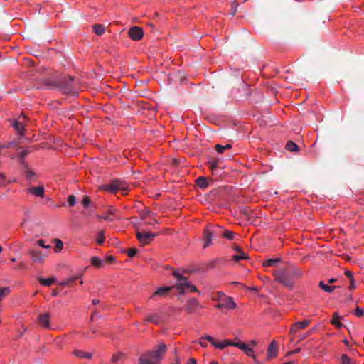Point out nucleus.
Returning <instances> with one entry per match:
<instances>
[{"label": "nucleus", "instance_id": "nucleus-7", "mask_svg": "<svg viewBox=\"0 0 364 364\" xmlns=\"http://www.w3.org/2000/svg\"><path fill=\"white\" fill-rule=\"evenodd\" d=\"M201 308L198 299L195 298L188 299L184 306V309L188 313H193Z\"/></svg>", "mask_w": 364, "mask_h": 364}, {"label": "nucleus", "instance_id": "nucleus-50", "mask_svg": "<svg viewBox=\"0 0 364 364\" xmlns=\"http://www.w3.org/2000/svg\"><path fill=\"white\" fill-rule=\"evenodd\" d=\"M187 364H196V360L194 358H190Z\"/></svg>", "mask_w": 364, "mask_h": 364}, {"label": "nucleus", "instance_id": "nucleus-55", "mask_svg": "<svg viewBox=\"0 0 364 364\" xmlns=\"http://www.w3.org/2000/svg\"><path fill=\"white\" fill-rule=\"evenodd\" d=\"M313 332V329L310 330L307 333L306 336H309Z\"/></svg>", "mask_w": 364, "mask_h": 364}, {"label": "nucleus", "instance_id": "nucleus-42", "mask_svg": "<svg viewBox=\"0 0 364 364\" xmlns=\"http://www.w3.org/2000/svg\"><path fill=\"white\" fill-rule=\"evenodd\" d=\"M199 344L205 348L208 346V341L205 338V337L201 338L199 341Z\"/></svg>", "mask_w": 364, "mask_h": 364}, {"label": "nucleus", "instance_id": "nucleus-4", "mask_svg": "<svg viewBox=\"0 0 364 364\" xmlns=\"http://www.w3.org/2000/svg\"><path fill=\"white\" fill-rule=\"evenodd\" d=\"M173 275L176 279V284L173 286L180 294H183L186 291L188 281L179 272L174 271Z\"/></svg>", "mask_w": 364, "mask_h": 364}, {"label": "nucleus", "instance_id": "nucleus-64", "mask_svg": "<svg viewBox=\"0 0 364 364\" xmlns=\"http://www.w3.org/2000/svg\"><path fill=\"white\" fill-rule=\"evenodd\" d=\"M176 364H178V363Z\"/></svg>", "mask_w": 364, "mask_h": 364}, {"label": "nucleus", "instance_id": "nucleus-46", "mask_svg": "<svg viewBox=\"0 0 364 364\" xmlns=\"http://www.w3.org/2000/svg\"><path fill=\"white\" fill-rule=\"evenodd\" d=\"M82 205H83L85 207L88 206V205H89V204H90V199H89V198H88V197H87V196H85V197L83 198V200H82Z\"/></svg>", "mask_w": 364, "mask_h": 364}, {"label": "nucleus", "instance_id": "nucleus-17", "mask_svg": "<svg viewBox=\"0 0 364 364\" xmlns=\"http://www.w3.org/2000/svg\"><path fill=\"white\" fill-rule=\"evenodd\" d=\"M117 210L114 208H109L107 210V213H105L101 218L106 220H114L115 218Z\"/></svg>", "mask_w": 364, "mask_h": 364}, {"label": "nucleus", "instance_id": "nucleus-38", "mask_svg": "<svg viewBox=\"0 0 364 364\" xmlns=\"http://www.w3.org/2000/svg\"><path fill=\"white\" fill-rule=\"evenodd\" d=\"M355 315L358 317H361L364 315V310L357 306L355 311Z\"/></svg>", "mask_w": 364, "mask_h": 364}, {"label": "nucleus", "instance_id": "nucleus-39", "mask_svg": "<svg viewBox=\"0 0 364 364\" xmlns=\"http://www.w3.org/2000/svg\"><path fill=\"white\" fill-rule=\"evenodd\" d=\"M36 243L38 244V246L43 247V248H46V249H49L50 248V246L48 245H46L45 242H44V240H38Z\"/></svg>", "mask_w": 364, "mask_h": 364}, {"label": "nucleus", "instance_id": "nucleus-59", "mask_svg": "<svg viewBox=\"0 0 364 364\" xmlns=\"http://www.w3.org/2000/svg\"><path fill=\"white\" fill-rule=\"evenodd\" d=\"M234 6H235V7H237V4L235 2H233V4H232V6L233 7Z\"/></svg>", "mask_w": 364, "mask_h": 364}, {"label": "nucleus", "instance_id": "nucleus-19", "mask_svg": "<svg viewBox=\"0 0 364 364\" xmlns=\"http://www.w3.org/2000/svg\"><path fill=\"white\" fill-rule=\"evenodd\" d=\"M340 364H356L355 361L347 354H342L339 358Z\"/></svg>", "mask_w": 364, "mask_h": 364}, {"label": "nucleus", "instance_id": "nucleus-15", "mask_svg": "<svg viewBox=\"0 0 364 364\" xmlns=\"http://www.w3.org/2000/svg\"><path fill=\"white\" fill-rule=\"evenodd\" d=\"M309 324V321L307 320L296 322L292 325L290 332L291 333H295L300 329H304Z\"/></svg>", "mask_w": 364, "mask_h": 364}, {"label": "nucleus", "instance_id": "nucleus-60", "mask_svg": "<svg viewBox=\"0 0 364 364\" xmlns=\"http://www.w3.org/2000/svg\"><path fill=\"white\" fill-rule=\"evenodd\" d=\"M235 11H236V10L235 9V10L231 13V15L234 16V15H235Z\"/></svg>", "mask_w": 364, "mask_h": 364}, {"label": "nucleus", "instance_id": "nucleus-22", "mask_svg": "<svg viewBox=\"0 0 364 364\" xmlns=\"http://www.w3.org/2000/svg\"><path fill=\"white\" fill-rule=\"evenodd\" d=\"M92 30L97 35L100 36L105 33V28L103 26V24H94Z\"/></svg>", "mask_w": 364, "mask_h": 364}, {"label": "nucleus", "instance_id": "nucleus-58", "mask_svg": "<svg viewBox=\"0 0 364 364\" xmlns=\"http://www.w3.org/2000/svg\"><path fill=\"white\" fill-rule=\"evenodd\" d=\"M210 364H218V362H216V361H212V362H210Z\"/></svg>", "mask_w": 364, "mask_h": 364}, {"label": "nucleus", "instance_id": "nucleus-14", "mask_svg": "<svg viewBox=\"0 0 364 364\" xmlns=\"http://www.w3.org/2000/svg\"><path fill=\"white\" fill-rule=\"evenodd\" d=\"M173 289V286L159 287L157 289V290L155 292H154V294L150 297V299H153L156 296L163 297L165 295H166Z\"/></svg>", "mask_w": 364, "mask_h": 364}, {"label": "nucleus", "instance_id": "nucleus-36", "mask_svg": "<svg viewBox=\"0 0 364 364\" xmlns=\"http://www.w3.org/2000/svg\"><path fill=\"white\" fill-rule=\"evenodd\" d=\"M105 241V235L103 231H100L98 234L96 242L99 245H102Z\"/></svg>", "mask_w": 364, "mask_h": 364}, {"label": "nucleus", "instance_id": "nucleus-33", "mask_svg": "<svg viewBox=\"0 0 364 364\" xmlns=\"http://www.w3.org/2000/svg\"><path fill=\"white\" fill-rule=\"evenodd\" d=\"M232 259L235 261H239L241 259H247V257L244 252H240L238 254L235 255Z\"/></svg>", "mask_w": 364, "mask_h": 364}, {"label": "nucleus", "instance_id": "nucleus-37", "mask_svg": "<svg viewBox=\"0 0 364 364\" xmlns=\"http://www.w3.org/2000/svg\"><path fill=\"white\" fill-rule=\"evenodd\" d=\"M186 290L189 291L191 292H196L197 288L194 285H193L191 282H188Z\"/></svg>", "mask_w": 364, "mask_h": 364}, {"label": "nucleus", "instance_id": "nucleus-11", "mask_svg": "<svg viewBox=\"0 0 364 364\" xmlns=\"http://www.w3.org/2000/svg\"><path fill=\"white\" fill-rule=\"evenodd\" d=\"M231 346H236V347L239 348L240 349H241L243 351H245V353L248 356L252 357L255 360V356L254 355V351H253L252 348H250L249 346L246 345L245 343H232V345Z\"/></svg>", "mask_w": 364, "mask_h": 364}, {"label": "nucleus", "instance_id": "nucleus-24", "mask_svg": "<svg viewBox=\"0 0 364 364\" xmlns=\"http://www.w3.org/2000/svg\"><path fill=\"white\" fill-rule=\"evenodd\" d=\"M340 316L336 314H333V319L331 320V323L335 326L338 328H341L343 324L340 321Z\"/></svg>", "mask_w": 364, "mask_h": 364}, {"label": "nucleus", "instance_id": "nucleus-6", "mask_svg": "<svg viewBox=\"0 0 364 364\" xmlns=\"http://www.w3.org/2000/svg\"><path fill=\"white\" fill-rule=\"evenodd\" d=\"M274 277L277 281L286 286H291L292 284V282L289 278V274L287 271L285 269L276 271L274 272Z\"/></svg>", "mask_w": 364, "mask_h": 364}, {"label": "nucleus", "instance_id": "nucleus-48", "mask_svg": "<svg viewBox=\"0 0 364 364\" xmlns=\"http://www.w3.org/2000/svg\"><path fill=\"white\" fill-rule=\"evenodd\" d=\"M350 289H355V284L354 279L351 278L350 279Z\"/></svg>", "mask_w": 364, "mask_h": 364}, {"label": "nucleus", "instance_id": "nucleus-53", "mask_svg": "<svg viewBox=\"0 0 364 364\" xmlns=\"http://www.w3.org/2000/svg\"><path fill=\"white\" fill-rule=\"evenodd\" d=\"M98 303H99V301H98V300H96V299L92 300V304H93L94 305H96V304H97Z\"/></svg>", "mask_w": 364, "mask_h": 364}, {"label": "nucleus", "instance_id": "nucleus-5", "mask_svg": "<svg viewBox=\"0 0 364 364\" xmlns=\"http://www.w3.org/2000/svg\"><path fill=\"white\" fill-rule=\"evenodd\" d=\"M156 236V234L151 233L146 231H137L136 237L139 242L142 245L149 244Z\"/></svg>", "mask_w": 364, "mask_h": 364}, {"label": "nucleus", "instance_id": "nucleus-30", "mask_svg": "<svg viewBox=\"0 0 364 364\" xmlns=\"http://www.w3.org/2000/svg\"><path fill=\"white\" fill-rule=\"evenodd\" d=\"M13 127L14 129L20 134L22 133L23 129V124L21 121H16L13 123Z\"/></svg>", "mask_w": 364, "mask_h": 364}, {"label": "nucleus", "instance_id": "nucleus-21", "mask_svg": "<svg viewBox=\"0 0 364 364\" xmlns=\"http://www.w3.org/2000/svg\"><path fill=\"white\" fill-rule=\"evenodd\" d=\"M197 186L201 188H205L208 186V179L205 177H199L196 180Z\"/></svg>", "mask_w": 364, "mask_h": 364}, {"label": "nucleus", "instance_id": "nucleus-47", "mask_svg": "<svg viewBox=\"0 0 364 364\" xmlns=\"http://www.w3.org/2000/svg\"><path fill=\"white\" fill-rule=\"evenodd\" d=\"M205 338L207 339V341L208 342H210L212 345H213V343H215V340L214 338H213L212 336H205Z\"/></svg>", "mask_w": 364, "mask_h": 364}, {"label": "nucleus", "instance_id": "nucleus-13", "mask_svg": "<svg viewBox=\"0 0 364 364\" xmlns=\"http://www.w3.org/2000/svg\"><path fill=\"white\" fill-rule=\"evenodd\" d=\"M31 258L33 261L38 263H42L44 260L45 256L40 250H31L30 252Z\"/></svg>", "mask_w": 364, "mask_h": 364}, {"label": "nucleus", "instance_id": "nucleus-26", "mask_svg": "<svg viewBox=\"0 0 364 364\" xmlns=\"http://www.w3.org/2000/svg\"><path fill=\"white\" fill-rule=\"evenodd\" d=\"M286 148L289 151H298L299 150L297 144L291 141H289L287 143Z\"/></svg>", "mask_w": 364, "mask_h": 364}, {"label": "nucleus", "instance_id": "nucleus-2", "mask_svg": "<svg viewBox=\"0 0 364 364\" xmlns=\"http://www.w3.org/2000/svg\"><path fill=\"white\" fill-rule=\"evenodd\" d=\"M213 299L218 302L215 307L219 309L233 310L237 307L233 299L223 293H218Z\"/></svg>", "mask_w": 364, "mask_h": 364}, {"label": "nucleus", "instance_id": "nucleus-28", "mask_svg": "<svg viewBox=\"0 0 364 364\" xmlns=\"http://www.w3.org/2000/svg\"><path fill=\"white\" fill-rule=\"evenodd\" d=\"M146 321L158 323L159 322V317L156 314H150L146 317Z\"/></svg>", "mask_w": 364, "mask_h": 364}, {"label": "nucleus", "instance_id": "nucleus-29", "mask_svg": "<svg viewBox=\"0 0 364 364\" xmlns=\"http://www.w3.org/2000/svg\"><path fill=\"white\" fill-rule=\"evenodd\" d=\"M53 242L55 244V251L56 252H60L63 247V242L60 239L55 238L53 240Z\"/></svg>", "mask_w": 364, "mask_h": 364}, {"label": "nucleus", "instance_id": "nucleus-23", "mask_svg": "<svg viewBox=\"0 0 364 364\" xmlns=\"http://www.w3.org/2000/svg\"><path fill=\"white\" fill-rule=\"evenodd\" d=\"M55 280V279L54 277H50L48 279L40 278L39 282L43 286L49 287L53 284Z\"/></svg>", "mask_w": 364, "mask_h": 364}, {"label": "nucleus", "instance_id": "nucleus-9", "mask_svg": "<svg viewBox=\"0 0 364 364\" xmlns=\"http://www.w3.org/2000/svg\"><path fill=\"white\" fill-rule=\"evenodd\" d=\"M50 315L49 313L40 314L38 316V321L39 324L43 328H50Z\"/></svg>", "mask_w": 364, "mask_h": 364}, {"label": "nucleus", "instance_id": "nucleus-27", "mask_svg": "<svg viewBox=\"0 0 364 364\" xmlns=\"http://www.w3.org/2000/svg\"><path fill=\"white\" fill-rule=\"evenodd\" d=\"M90 262L92 266L96 267H101L102 265V259L97 257H92Z\"/></svg>", "mask_w": 364, "mask_h": 364}, {"label": "nucleus", "instance_id": "nucleus-18", "mask_svg": "<svg viewBox=\"0 0 364 364\" xmlns=\"http://www.w3.org/2000/svg\"><path fill=\"white\" fill-rule=\"evenodd\" d=\"M28 191L36 196L41 198L44 196V188L42 186L31 187L28 189Z\"/></svg>", "mask_w": 364, "mask_h": 364}, {"label": "nucleus", "instance_id": "nucleus-3", "mask_svg": "<svg viewBox=\"0 0 364 364\" xmlns=\"http://www.w3.org/2000/svg\"><path fill=\"white\" fill-rule=\"evenodd\" d=\"M100 188L114 193L121 191L122 194H126L128 191V186L123 181H114L109 184L101 186Z\"/></svg>", "mask_w": 364, "mask_h": 364}, {"label": "nucleus", "instance_id": "nucleus-63", "mask_svg": "<svg viewBox=\"0 0 364 364\" xmlns=\"http://www.w3.org/2000/svg\"><path fill=\"white\" fill-rule=\"evenodd\" d=\"M4 146H0V149L4 148Z\"/></svg>", "mask_w": 364, "mask_h": 364}, {"label": "nucleus", "instance_id": "nucleus-1", "mask_svg": "<svg viewBox=\"0 0 364 364\" xmlns=\"http://www.w3.org/2000/svg\"><path fill=\"white\" fill-rule=\"evenodd\" d=\"M166 351V346L159 344L156 349L142 355L139 358L141 364H159Z\"/></svg>", "mask_w": 364, "mask_h": 364}, {"label": "nucleus", "instance_id": "nucleus-8", "mask_svg": "<svg viewBox=\"0 0 364 364\" xmlns=\"http://www.w3.org/2000/svg\"><path fill=\"white\" fill-rule=\"evenodd\" d=\"M128 36L133 41H139L144 36V31L139 26H132L128 31Z\"/></svg>", "mask_w": 364, "mask_h": 364}, {"label": "nucleus", "instance_id": "nucleus-31", "mask_svg": "<svg viewBox=\"0 0 364 364\" xmlns=\"http://www.w3.org/2000/svg\"><path fill=\"white\" fill-rule=\"evenodd\" d=\"M65 338L63 336H58L54 340V344L60 349L63 346Z\"/></svg>", "mask_w": 364, "mask_h": 364}, {"label": "nucleus", "instance_id": "nucleus-57", "mask_svg": "<svg viewBox=\"0 0 364 364\" xmlns=\"http://www.w3.org/2000/svg\"><path fill=\"white\" fill-rule=\"evenodd\" d=\"M0 178L4 180L5 178L4 176L2 173H0Z\"/></svg>", "mask_w": 364, "mask_h": 364}, {"label": "nucleus", "instance_id": "nucleus-25", "mask_svg": "<svg viewBox=\"0 0 364 364\" xmlns=\"http://www.w3.org/2000/svg\"><path fill=\"white\" fill-rule=\"evenodd\" d=\"M319 287L326 292H332L336 288V286H329L325 284L323 281L319 282Z\"/></svg>", "mask_w": 364, "mask_h": 364}, {"label": "nucleus", "instance_id": "nucleus-62", "mask_svg": "<svg viewBox=\"0 0 364 364\" xmlns=\"http://www.w3.org/2000/svg\"><path fill=\"white\" fill-rule=\"evenodd\" d=\"M1 251H2V247H1V246H0V253L1 252Z\"/></svg>", "mask_w": 364, "mask_h": 364}, {"label": "nucleus", "instance_id": "nucleus-41", "mask_svg": "<svg viewBox=\"0 0 364 364\" xmlns=\"http://www.w3.org/2000/svg\"><path fill=\"white\" fill-rule=\"evenodd\" d=\"M122 357V353H117L112 356V361L114 363L117 362L121 359Z\"/></svg>", "mask_w": 364, "mask_h": 364}, {"label": "nucleus", "instance_id": "nucleus-35", "mask_svg": "<svg viewBox=\"0 0 364 364\" xmlns=\"http://www.w3.org/2000/svg\"><path fill=\"white\" fill-rule=\"evenodd\" d=\"M10 293V289L8 287H3L0 289V300Z\"/></svg>", "mask_w": 364, "mask_h": 364}, {"label": "nucleus", "instance_id": "nucleus-12", "mask_svg": "<svg viewBox=\"0 0 364 364\" xmlns=\"http://www.w3.org/2000/svg\"><path fill=\"white\" fill-rule=\"evenodd\" d=\"M215 232V230H210V228H206L204 230L203 232V240H204V245L203 247H207L208 245H210L212 241V236L213 234Z\"/></svg>", "mask_w": 364, "mask_h": 364}, {"label": "nucleus", "instance_id": "nucleus-49", "mask_svg": "<svg viewBox=\"0 0 364 364\" xmlns=\"http://www.w3.org/2000/svg\"><path fill=\"white\" fill-rule=\"evenodd\" d=\"M345 274H346L348 277H349V278H350V279L351 278H353L352 272H350V271H348V270H347V271H346V272H345Z\"/></svg>", "mask_w": 364, "mask_h": 364}, {"label": "nucleus", "instance_id": "nucleus-56", "mask_svg": "<svg viewBox=\"0 0 364 364\" xmlns=\"http://www.w3.org/2000/svg\"><path fill=\"white\" fill-rule=\"evenodd\" d=\"M14 18H10V17H9V18H8L7 19H6V21H14Z\"/></svg>", "mask_w": 364, "mask_h": 364}, {"label": "nucleus", "instance_id": "nucleus-16", "mask_svg": "<svg viewBox=\"0 0 364 364\" xmlns=\"http://www.w3.org/2000/svg\"><path fill=\"white\" fill-rule=\"evenodd\" d=\"M73 354L80 359H90L92 356V353L85 352L80 350H75Z\"/></svg>", "mask_w": 364, "mask_h": 364}, {"label": "nucleus", "instance_id": "nucleus-51", "mask_svg": "<svg viewBox=\"0 0 364 364\" xmlns=\"http://www.w3.org/2000/svg\"><path fill=\"white\" fill-rule=\"evenodd\" d=\"M106 259L108 261V262H112L114 260V257L112 256H108L106 257Z\"/></svg>", "mask_w": 364, "mask_h": 364}, {"label": "nucleus", "instance_id": "nucleus-52", "mask_svg": "<svg viewBox=\"0 0 364 364\" xmlns=\"http://www.w3.org/2000/svg\"><path fill=\"white\" fill-rule=\"evenodd\" d=\"M336 279L331 278V279H328V282L331 284V283H333L334 282H336Z\"/></svg>", "mask_w": 364, "mask_h": 364}, {"label": "nucleus", "instance_id": "nucleus-34", "mask_svg": "<svg viewBox=\"0 0 364 364\" xmlns=\"http://www.w3.org/2000/svg\"><path fill=\"white\" fill-rule=\"evenodd\" d=\"M279 261V259H269L263 262V266L264 267H270L276 264Z\"/></svg>", "mask_w": 364, "mask_h": 364}, {"label": "nucleus", "instance_id": "nucleus-61", "mask_svg": "<svg viewBox=\"0 0 364 364\" xmlns=\"http://www.w3.org/2000/svg\"><path fill=\"white\" fill-rule=\"evenodd\" d=\"M344 343L347 345L348 343V341L347 340H345L344 341Z\"/></svg>", "mask_w": 364, "mask_h": 364}, {"label": "nucleus", "instance_id": "nucleus-45", "mask_svg": "<svg viewBox=\"0 0 364 364\" xmlns=\"http://www.w3.org/2000/svg\"><path fill=\"white\" fill-rule=\"evenodd\" d=\"M151 214V212L149 210H146L141 213V218H146V217L149 216Z\"/></svg>", "mask_w": 364, "mask_h": 364}, {"label": "nucleus", "instance_id": "nucleus-40", "mask_svg": "<svg viewBox=\"0 0 364 364\" xmlns=\"http://www.w3.org/2000/svg\"><path fill=\"white\" fill-rule=\"evenodd\" d=\"M68 202L70 206H73L75 203V197L73 195L69 196Z\"/></svg>", "mask_w": 364, "mask_h": 364}, {"label": "nucleus", "instance_id": "nucleus-10", "mask_svg": "<svg viewBox=\"0 0 364 364\" xmlns=\"http://www.w3.org/2000/svg\"><path fill=\"white\" fill-rule=\"evenodd\" d=\"M278 353V345L275 341H272L269 345L267 354V360H269L277 357Z\"/></svg>", "mask_w": 364, "mask_h": 364}, {"label": "nucleus", "instance_id": "nucleus-20", "mask_svg": "<svg viewBox=\"0 0 364 364\" xmlns=\"http://www.w3.org/2000/svg\"><path fill=\"white\" fill-rule=\"evenodd\" d=\"M232 345V342L228 341V340H224L223 341H218L217 340H215V343H213V346L217 348H219V349H223L225 348V347L228 346H230Z\"/></svg>", "mask_w": 364, "mask_h": 364}, {"label": "nucleus", "instance_id": "nucleus-43", "mask_svg": "<svg viewBox=\"0 0 364 364\" xmlns=\"http://www.w3.org/2000/svg\"><path fill=\"white\" fill-rule=\"evenodd\" d=\"M215 149L218 153H223L225 150V146L223 145L217 144L215 146Z\"/></svg>", "mask_w": 364, "mask_h": 364}, {"label": "nucleus", "instance_id": "nucleus-32", "mask_svg": "<svg viewBox=\"0 0 364 364\" xmlns=\"http://www.w3.org/2000/svg\"><path fill=\"white\" fill-rule=\"evenodd\" d=\"M221 235L225 238H227L228 240H232L234 237V232L232 231L225 230L223 231Z\"/></svg>", "mask_w": 364, "mask_h": 364}, {"label": "nucleus", "instance_id": "nucleus-54", "mask_svg": "<svg viewBox=\"0 0 364 364\" xmlns=\"http://www.w3.org/2000/svg\"><path fill=\"white\" fill-rule=\"evenodd\" d=\"M225 146V149H230V148H231V145H230V144H227V145H225V146Z\"/></svg>", "mask_w": 364, "mask_h": 364}, {"label": "nucleus", "instance_id": "nucleus-44", "mask_svg": "<svg viewBox=\"0 0 364 364\" xmlns=\"http://www.w3.org/2000/svg\"><path fill=\"white\" fill-rule=\"evenodd\" d=\"M136 252H137L136 249H129L127 251V255L129 257H132L136 255Z\"/></svg>", "mask_w": 364, "mask_h": 364}]
</instances>
